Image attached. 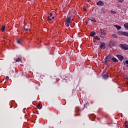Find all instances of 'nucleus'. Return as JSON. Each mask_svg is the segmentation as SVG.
<instances>
[{
	"label": "nucleus",
	"instance_id": "412c9836",
	"mask_svg": "<svg viewBox=\"0 0 128 128\" xmlns=\"http://www.w3.org/2000/svg\"><path fill=\"white\" fill-rule=\"evenodd\" d=\"M95 40H100V38L98 36H96L94 37Z\"/></svg>",
	"mask_w": 128,
	"mask_h": 128
},
{
	"label": "nucleus",
	"instance_id": "2eb2a0df",
	"mask_svg": "<svg viewBox=\"0 0 128 128\" xmlns=\"http://www.w3.org/2000/svg\"><path fill=\"white\" fill-rule=\"evenodd\" d=\"M124 126H125L126 128H128V122L126 121L125 122Z\"/></svg>",
	"mask_w": 128,
	"mask_h": 128
},
{
	"label": "nucleus",
	"instance_id": "ddd939ff",
	"mask_svg": "<svg viewBox=\"0 0 128 128\" xmlns=\"http://www.w3.org/2000/svg\"><path fill=\"white\" fill-rule=\"evenodd\" d=\"M104 64L106 66H108V60L105 59Z\"/></svg>",
	"mask_w": 128,
	"mask_h": 128
},
{
	"label": "nucleus",
	"instance_id": "b1692460",
	"mask_svg": "<svg viewBox=\"0 0 128 128\" xmlns=\"http://www.w3.org/2000/svg\"><path fill=\"white\" fill-rule=\"evenodd\" d=\"M24 30H28V29L26 28V25L24 26Z\"/></svg>",
	"mask_w": 128,
	"mask_h": 128
},
{
	"label": "nucleus",
	"instance_id": "72a5a7b5",
	"mask_svg": "<svg viewBox=\"0 0 128 128\" xmlns=\"http://www.w3.org/2000/svg\"><path fill=\"white\" fill-rule=\"evenodd\" d=\"M127 68H128V66H127Z\"/></svg>",
	"mask_w": 128,
	"mask_h": 128
},
{
	"label": "nucleus",
	"instance_id": "7c9ffc66",
	"mask_svg": "<svg viewBox=\"0 0 128 128\" xmlns=\"http://www.w3.org/2000/svg\"><path fill=\"white\" fill-rule=\"evenodd\" d=\"M51 19L52 20H54V16H52Z\"/></svg>",
	"mask_w": 128,
	"mask_h": 128
},
{
	"label": "nucleus",
	"instance_id": "dca6fc26",
	"mask_svg": "<svg viewBox=\"0 0 128 128\" xmlns=\"http://www.w3.org/2000/svg\"><path fill=\"white\" fill-rule=\"evenodd\" d=\"M4 30H6V26H2V32H4Z\"/></svg>",
	"mask_w": 128,
	"mask_h": 128
},
{
	"label": "nucleus",
	"instance_id": "c85d7f7f",
	"mask_svg": "<svg viewBox=\"0 0 128 128\" xmlns=\"http://www.w3.org/2000/svg\"><path fill=\"white\" fill-rule=\"evenodd\" d=\"M111 14H116V12H114L112 10L111 11Z\"/></svg>",
	"mask_w": 128,
	"mask_h": 128
},
{
	"label": "nucleus",
	"instance_id": "bb28decb",
	"mask_svg": "<svg viewBox=\"0 0 128 128\" xmlns=\"http://www.w3.org/2000/svg\"><path fill=\"white\" fill-rule=\"evenodd\" d=\"M8 78H10L8 76H6L5 78V79L6 80H8Z\"/></svg>",
	"mask_w": 128,
	"mask_h": 128
},
{
	"label": "nucleus",
	"instance_id": "423d86ee",
	"mask_svg": "<svg viewBox=\"0 0 128 128\" xmlns=\"http://www.w3.org/2000/svg\"><path fill=\"white\" fill-rule=\"evenodd\" d=\"M98 6H104V3L102 1H100L96 3Z\"/></svg>",
	"mask_w": 128,
	"mask_h": 128
},
{
	"label": "nucleus",
	"instance_id": "5701e85b",
	"mask_svg": "<svg viewBox=\"0 0 128 128\" xmlns=\"http://www.w3.org/2000/svg\"><path fill=\"white\" fill-rule=\"evenodd\" d=\"M21 60L20 58H18L16 60V62H20Z\"/></svg>",
	"mask_w": 128,
	"mask_h": 128
},
{
	"label": "nucleus",
	"instance_id": "9d476101",
	"mask_svg": "<svg viewBox=\"0 0 128 128\" xmlns=\"http://www.w3.org/2000/svg\"><path fill=\"white\" fill-rule=\"evenodd\" d=\"M22 39H18L17 40V43L18 44H22Z\"/></svg>",
	"mask_w": 128,
	"mask_h": 128
},
{
	"label": "nucleus",
	"instance_id": "2f4dec72",
	"mask_svg": "<svg viewBox=\"0 0 128 128\" xmlns=\"http://www.w3.org/2000/svg\"><path fill=\"white\" fill-rule=\"evenodd\" d=\"M84 10L86 12V8H84Z\"/></svg>",
	"mask_w": 128,
	"mask_h": 128
},
{
	"label": "nucleus",
	"instance_id": "7ed1b4c3",
	"mask_svg": "<svg viewBox=\"0 0 128 128\" xmlns=\"http://www.w3.org/2000/svg\"><path fill=\"white\" fill-rule=\"evenodd\" d=\"M118 32L119 34V36H124L128 37V32H122L120 31Z\"/></svg>",
	"mask_w": 128,
	"mask_h": 128
},
{
	"label": "nucleus",
	"instance_id": "9b49d317",
	"mask_svg": "<svg viewBox=\"0 0 128 128\" xmlns=\"http://www.w3.org/2000/svg\"><path fill=\"white\" fill-rule=\"evenodd\" d=\"M114 26L116 28L117 30H120L122 28V27L118 25H114Z\"/></svg>",
	"mask_w": 128,
	"mask_h": 128
},
{
	"label": "nucleus",
	"instance_id": "cd10ccee",
	"mask_svg": "<svg viewBox=\"0 0 128 128\" xmlns=\"http://www.w3.org/2000/svg\"><path fill=\"white\" fill-rule=\"evenodd\" d=\"M50 18L51 16H52V13H50Z\"/></svg>",
	"mask_w": 128,
	"mask_h": 128
},
{
	"label": "nucleus",
	"instance_id": "4468645a",
	"mask_svg": "<svg viewBox=\"0 0 128 128\" xmlns=\"http://www.w3.org/2000/svg\"><path fill=\"white\" fill-rule=\"evenodd\" d=\"M106 59L107 60H110V56H108L106 57Z\"/></svg>",
	"mask_w": 128,
	"mask_h": 128
},
{
	"label": "nucleus",
	"instance_id": "a211bd4d",
	"mask_svg": "<svg viewBox=\"0 0 128 128\" xmlns=\"http://www.w3.org/2000/svg\"><path fill=\"white\" fill-rule=\"evenodd\" d=\"M124 26L125 27V28H127L128 30V23H126L124 24Z\"/></svg>",
	"mask_w": 128,
	"mask_h": 128
},
{
	"label": "nucleus",
	"instance_id": "4be33fe9",
	"mask_svg": "<svg viewBox=\"0 0 128 128\" xmlns=\"http://www.w3.org/2000/svg\"><path fill=\"white\" fill-rule=\"evenodd\" d=\"M100 34H102V32H104V29H101L100 30Z\"/></svg>",
	"mask_w": 128,
	"mask_h": 128
},
{
	"label": "nucleus",
	"instance_id": "6ab92c4d",
	"mask_svg": "<svg viewBox=\"0 0 128 128\" xmlns=\"http://www.w3.org/2000/svg\"><path fill=\"white\" fill-rule=\"evenodd\" d=\"M38 108H39V110H40V108H42V104H38Z\"/></svg>",
	"mask_w": 128,
	"mask_h": 128
},
{
	"label": "nucleus",
	"instance_id": "f03ea898",
	"mask_svg": "<svg viewBox=\"0 0 128 128\" xmlns=\"http://www.w3.org/2000/svg\"><path fill=\"white\" fill-rule=\"evenodd\" d=\"M120 47L122 48L123 50H128V45L126 44H120Z\"/></svg>",
	"mask_w": 128,
	"mask_h": 128
},
{
	"label": "nucleus",
	"instance_id": "f3484780",
	"mask_svg": "<svg viewBox=\"0 0 128 128\" xmlns=\"http://www.w3.org/2000/svg\"><path fill=\"white\" fill-rule=\"evenodd\" d=\"M108 78V75L104 74L103 76V78L104 80H106V78Z\"/></svg>",
	"mask_w": 128,
	"mask_h": 128
},
{
	"label": "nucleus",
	"instance_id": "a878e982",
	"mask_svg": "<svg viewBox=\"0 0 128 128\" xmlns=\"http://www.w3.org/2000/svg\"><path fill=\"white\" fill-rule=\"evenodd\" d=\"M48 20H52V18H50V17H48Z\"/></svg>",
	"mask_w": 128,
	"mask_h": 128
},
{
	"label": "nucleus",
	"instance_id": "6e6552de",
	"mask_svg": "<svg viewBox=\"0 0 128 128\" xmlns=\"http://www.w3.org/2000/svg\"><path fill=\"white\" fill-rule=\"evenodd\" d=\"M111 60L114 62H118V60L116 58H112Z\"/></svg>",
	"mask_w": 128,
	"mask_h": 128
},
{
	"label": "nucleus",
	"instance_id": "473e14b6",
	"mask_svg": "<svg viewBox=\"0 0 128 128\" xmlns=\"http://www.w3.org/2000/svg\"><path fill=\"white\" fill-rule=\"evenodd\" d=\"M87 0V2H90V0Z\"/></svg>",
	"mask_w": 128,
	"mask_h": 128
},
{
	"label": "nucleus",
	"instance_id": "39448f33",
	"mask_svg": "<svg viewBox=\"0 0 128 128\" xmlns=\"http://www.w3.org/2000/svg\"><path fill=\"white\" fill-rule=\"evenodd\" d=\"M100 48H101L102 50H104V48H106V44H104V43H101Z\"/></svg>",
	"mask_w": 128,
	"mask_h": 128
},
{
	"label": "nucleus",
	"instance_id": "20e7f679",
	"mask_svg": "<svg viewBox=\"0 0 128 128\" xmlns=\"http://www.w3.org/2000/svg\"><path fill=\"white\" fill-rule=\"evenodd\" d=\"M117 57L121 62L122 60H124V56H122V55H117Z\"/></svg>",
	"mask_w": 128,
	"mask_h": 128
},
{
	"label": "nucleus",
	"instance_id": "f257e3e1",
	"mask_svg": "<svg viewBox=\"0 0 128 128\" xmlns=\"http://www.w3.org/2000/svg\"><path fill=\"white\" fill-rule=\"evenodd\" d=\"M72 22V19L70 18H67L66 19V26H70V24Z\"/></svg>",
	"mask_w": 128,
	"mask_h": 128
},
{
	"label": "nucleus",
	"instance_id": "aec40b11",
	"mask_svg": "<svg viewBox=\"0 0 128 128\" xmlns=\"http://www.w3.org/2000/svg\"><path fill=\"white\" fill-rule=\"evenodd\" d=\"M112 36H113V38H118V36L116 34H112Z\"/></svg>",
	"mask_w": 128,
	"mask_h": 128
},
{
	"label": "nucleus",
	"instance_id": "c756f323",
	"mask_svg": "<svg viewBox=\"0 0 128 128\" xmlns=\"http://www.w3.org/2000/svg\"><path fill=\"white\" fill-rule=\"evenodd\" d=\"M126 64H128V60H126Z\"/></svg>",
	"mask_w": 128,
	"mask_h": 128
},
{
	"label": "nucleus",
	"instance_id": "393cba45",
	"mask_svg": "<svg viewBox=\"0 0 128 128\" xmlns=\"http://www.w3.org/2000/svg\"><path fill=\"white\" fill-rule=\"evenodd\" d=\"M118 2L122 3V2H124V0H118Z\"/></svg>",
	"mask_w": 128,
	"mask_h": 128
},
{
	"label": "nucleus",
	"instance_id": "0eeeda50",
	"mask_svg": "<svg viewBox=\"0 0 128 128\" xmlns=\"http://www.w3.org/2000/svg\"><path fill=\"white\" fill-rule=\"evenodd\" d=\"M90 36H92V38H94L96 36V32H92Z\"/></svg>",
	"mask_w": 128,
	"mask_h": 128
},
{
	"label": "nucleus",
	"instance_id": "1a4fd4ad",
	"mask_svg": "<svg viewBox=\"0 0 128 128\" xmlns=\"http://www.w3.org/2000/svg\"><path fill=\"white\" fill-rule=\"evenodd\" d=\"M106 32H102V33H100V38H104V36H106Z\"/></svg>",
	"mask_w": 128,
	"mask_h": 128
},
{
	"label": "nucleus",
	"instance_id": "f8f14e48",
	"mask_svg": "<svg viewBox=\"0 0 128 128\" xmlns=\"http://www.w3.org/2000/svg\"><path fill=\"white\" fill-rule=\"evenodd\" d=\"M90 20H91V22H96V19L94 18H90Z\"/></svg>",
	"mask_w": 128,
	"mask_h": 128
}]
</instances>
